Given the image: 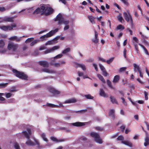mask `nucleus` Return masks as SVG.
I'll return each mask as SVG.
<instances>
[{"instance_id": "a19ab883", "label": "nucleus", "mask_w": 149, "mask_h": 149, "mask_svg": "<svg viewBox=\"0 0 149 149\" xmlns=\"http://www.w3.org/2000/svg\"><path fill=\"white\" fill-rule=\"evenodd\" d=\"M42 71L43 72H47V73H51L52 72V71H51L48 69L47 68H43L42 70Z\"/></svg>"}, {"instance_id": "e2e57ef3", "label": "nucleus", "mask_w": 149, "mask_h": 149, "mask_svg": "<svg viewBox=\"0 0 149 149\" xmlns=\"http://www.w3.org/2000/svg\"><path fill=\"white\" fill-rule=\"evenodd\" d=\"M144 95H145V99L146 100H147L148 99V93L146 92V91L144 92Z\"/></svg>"}, {"instance_id": "9b49d317", "label": "nucleus", "mask_w": 149, "mask_h": 149, "mask_svg": "<svg viewBox=\"0 0 149 149\" xmlns=\"http://www.w3.org/2000/svg\"><path fill=\"white\" fill-rule=\"evenodd\" d=\"M49 92L55 95H58L60 93V92L52 87L49 88Z\"/></svg>"}, {"instance_id": "e433bc0d", "label": "nucleus", "mask_w": 149, "mask_h": 149, "mask_svg": "<svg viewBox=\"0 0 149 149\" xmlns=\"http://www.w3.org/2000/svg\"><path fill=\"white\" fill-rule=\"evenodd\" d=\"M35 142L38 145V148H40V149L43 148V146L42 145H40V143L38 141H37L36 140H35Z\"/></svg>"}, {"instance_id": "412c9836", "label": "nucleus", "mask_w": 149, "mask_h": 149, "mask_svg": "<svg viewBox=\"0 0 149 149\" xmlns=\"http://www.w3.org/2000/svg\"><path fill=\"white\" fill-rule=\"evenodd\" d=\"M54 60L50 62V65H53L55 67H59L61 65V64L59 63H54Z\"/></svg>"}, {"instance_id": "72a5a7b5", "label": "nucleus", "mask_w": 149, "mask_h": 149, "mask_svg": "<svg viewBox=\"0 0 149 149\" xmlns=\"http://www.w3.org/2000/svg\"><path fill=\"white\" fill-rule=\"evenodd\" d=\"M139 45L142 47V48L144 50V52L145 53L147 54V55H149V54L148 53V52L147 49L145 48V47L143 46V45H141L140 44H139Z\"/></svg>"}, {"instance_id": "aec40b11", "label": "nucleus", "mask_w": 149, "mask_h": 149, "mask_svg": "<svg viewBox=\"0 0 149 149\" xmlns=\"http://www.w3.org/2000/svg\"><path fill=\"white\" fill-rule=\"evenodd\" d=\"M28 141L26 142V144L27 146H34L36 144L33 142L30 139H28Z\"/></svg>"}, {"instance_id": "bf43d9fd", "label": "nucleus", "mask_w": 149, "mask_h": 149, "mask_svg": "<svg viewBox=\"0 0 149 149\" xmlns=\"http://www.w3.org/2000/svg\"><path fill=\"white\" fill-rule=\"evenodd\" d=\"M14 147L16 149H20V146L19 144L15 143L14 145Z\"/></svg>"}, {"instance_id": "ea45409f", "label": "nucleus", "mask_w": 149, "mask_h": 149, "mask_svg": "<svg viewBox=\"0 0 149 149\" xmlns=\"http://www.w3.org/2000/svg\"><path fill=\"white\" fill-rule=\"evenodd\" d=\"M5 45L4 42L2 40H0V47H3Z\"/></svg>"}, {"instance_id": "4c0bfd02", "label": "nucleus", "mask_w": 149, "mask_h": 149, "mask_svg": "<svg viewBox=\"0 0 149 149\" xmlns=\"http://www.w3.org/2000/svg\"><path fill=\"white\" fill-rule=\"evenodd\" d=\"M8 84V83L0 84V88H3L6 87Z\"/></svg>"}, {"instance_id": "69168bd1", "label": "nucleus", "mask_w": 149, "mask_h": 149, "mask_svg": "<svg viewBox=\"0 0 149 149\" xmlns=\"http://www.w3.org/2000/svg\"><path fill=\"white\" fill-rule=\"evenodd\" d=\"M6 10V8L3 7H0V11L3 12Z\"/></svg>"}, {"instance_id": "a878e982", "label": "nucleus", "mask_w": 149, "mask_h": 149, "mask_svg": "<svg viewBox=\"0 0 149 149\" xmlns=\"http://www.w3.org/2000/svg\"><path fill=\"white\" fill-rule=\"evenodd\" d=\"M133 66L134 67V70L135 72H137L140 70V67L136 64H133Z\"/></svg>"}, {"instance_id": "39448f33", "label": "nucleus", "mask_w": 149, "mask_h": 149, "mask_svg": "<svg viewBox=\"0 0 149 149\" xmlns=\"http://www.w3.org/2000/svg\"><path fill=\"white\" fill-rule=\"evenodd\" d=\"M18 47L17 45L10 42L9 43L8 45V49L9 50H11L12 51L15 52L17 49Z\"/></svg>"}, {"instance_id": "f257e3e1", "label": "nucleus", "mask_w": 149, "mask_h": 149, "mask_svg": "<svg viewBox=\"0 0 149 149\" xmlns=\"http://www.w3.org/2000/svg\"><path fill=\"white\" fill-rule=\"evenodd\" d=\"M34 8L32 7L29 8L26 12V13H30L33 15L40 14L41 15L45 14L46 16H48L52 14L54 12V10L52 8L48 6L45 7L44 5L38 7L35 10Z\"/></svg>"}, {"instance_id": "6ab92c4d", "label": "nucleus", "mask_w": 149, "mask_h": 149, "mask_svg": "<svg viewBox=\"0 0 149 149\" xmlns=\"http://www.w3.org/2000/svg\"><path fill=\"white\" fill-rule=\"evenodd\" d=\"M144 145L145 146L149 145V137L148 136H146L145 138V142Z\"/></svg>"}, {"instance_id": "f8f14e48", "label": "nucleus", "mask_w": 149, "mask_h": 149, "mask_svg": "<svg viewBox=\"0 0 149 149\" xmlns=\"http://www.w3.org/2000/svg\"><path fill=\"white\" fill-rule=\"evenodd\" d=\"M38 63L40 65L42 66L44 68H47L49 66V63L46 61H40Z\"/></svg>"}, {"instance_id": "58836bf2", "label": "nucleus", "mask_w": 149, "mask_h": 149, "mask_svg": "<svg viewBox=\"0 0 149 149\" xmlns=\"http://www.w3.org/2000/svg\"><path fill=\"white\" fill-rule=\"evenodd\" d=\"M63 56V55L61 54H60L57 55L54 57V60L60 58H61Z\"/></svg>"}, {"instance_id": "49530a36", "label": "nucleus", "mask_w": 149, "mask_h": 149, "mask_svg": "<svg viewBox=\"0 0 149 149\" xmlns=\"http://www.w3.org/2000/svg\"><path fill=\"white\" fill-rule=\"evenodd\" d=\"M95 128L97 130L100 131H102L104 130V128L100 127H95Z\"/></svg>"}, {"instance_id": "c85d7f7f", "label": "nucleus", "mask_w": 149, "mask_h": 149, "mask_svg": "<svg viewBox=\"0 0 149 149\" xmlns=\"http://www.w3.org/2000/svg\"><path fill=\"white\" fill-rule=\"evenodd\" d=\"M41 137L42 138L44 141H45L48 142V140L47 139L46 137V134L44 133H42L41 135Z\"/></svg>"}, {"instance_id": "cd10ccee", "label": "nucleus", "mask_w": 149, "mask_h": 149, "mask_svg": "<svg viewBox=\"0 0 149 149\" xmlns=\"http://www.w3.org/2000/svg\"><path fill=\"white\" fill-rule=\"evenodd\" d=\"M110 99L111 102L113 104L115 103L117 104H118L117 101H116V99L114 97L112 96H110Z\"/></svg>"}, {"instance_id": "1a4fd4ad", "label": "nucleus", "mask_w": 149, "mask_h": 149, "mask_svg": "<svg viewBox=\"0 0 149 149\" xmlns=\"http://www.w3.org/2000/svg\"><path fill=\"white\" fill-rule=\"evenodd\" d=\"M63 18L62 17V15L60 13L56 17L55 19V21H58L59 24H62L63 21Z\"/></svg>"}, {"instance_id": "774afa93", "label": "nucleus", "mask_w": 149, "mask_h": 149, "mask_svg": "<svg viewBox=\"0 0 149 149\" xmlns=\"http://www.w3.org/2000/svg\"><path fill=\"white\" fill-rule=\"evenodd\" d=\"M120 128L122 129L121 130V131L122 132H123L124 130L125 129V125H123L121 126Z\"/></svg>"}, {"instance_id": "6e6552de", "label": "nucleus", "mask_w": 149, "mask_h": 149, "mask_svg": "<svg viewBox=\"0 0 149 149\" xmlns=\"http://www.w3.org/2000/svg\"><path fill=\"white\" fill-rule=\"evenodd\" d=\"M27 130L28 132L26 131H24L22 133L27 139H29L30 138V136L32 134L31 131L29 128L27 129Z\"/></svg>"}, {"instance_id": "2eb2a0df", "label": "nucleus", "mask_w": 149, "mask_h": 149, "mask_svg": "<svg viewBox=\"0 0 149 149\" xmlns=\"http://www.w3.org/2000/svg\"><path fill=\"white\" fill-rule=\"evenodd\" d=\"M123 16L125 20L127 22H129L130 19V16H131L129 14V16L127 14L126 12H124L123 13Z\"/></svg>"}, {"instance_id": "c9c22d12", "label": "nucleus", "mask_w": 149, "mask_h": 149, "mask_svg": "<svg viewBox=\"0 0 149 149\" xmlns=\"http://www.w3.org/2000/svg\"><path fill=\"white\" fill-rule=\"evenodd\" d=\"M70 48H67L66 49L62 51V53L63 54H66V53L68 52H69L70 51Z\"/></svg>"}, {"instance_id": "a18cd8bd", "label": "nucleus", "mask_w": 149, "mask_h": 149, "mask_svg": "<svg viewBox=\"0 0 149 149\" xmlns=\"http://www.w3.org/2000/svg\"><path fill=\"white\" fill-rule=\"evenodd\" d=\"M114 58L113 57H112L110 58L109 60H107L106 61L107 63L108 64H110L113 61L114 59Z\"/></svg>"}, {"instance_id": "0e129e2a", "label": "nucleus", "mask_w": 149, "mask_h": 149, "mask_svg": "<svg viewBox=\"0 0 149 149\" xmlns=\"http://www.w3.org/2000/svg\"><path fill=\"white\" fill-rule=\"evenodd\" d=\"M69 23V21L68 20H66L65 21L64 20V19H63V21L62 22V23H63L65 25H67Z\"/></svg>"}, {"instance_id": "4468645a", "label": "nucleus", "mask_w": 149, "mask_h": 149, "mask_svg": "<svg viewBox=\"0 0 149 149\" xmlns=\"http://www.w3.org/2000/svg\"><path fill=\"white\" fill-rule=\"evenodd\" d=\"M13 19V17H5L3 18V20L6 22H14Z\"/></svg>"}, {"instance_id": "6e6d98bb", "label": "nucleus", "mask_w": 149, "mask_h": 149, "mask_svg": "<svg viewBox=\"0 0 149 149\" xmlns=\"http://www.w3.org/2000/svg\"><path fill=\"white\" fill-rule=\"evenodd\" d=\"M126 68H127L125 67L121 68H120L119 70V72H121L123 71H124L126 70Z\"/></svg>"}, {"instance_id": "0eeeda50", "label": "nucleus", "mask_w": 149, "mask_h": 149, "mask_svg": "<svg viewBox=\"0 0 149 149\" xmlns=\"http://www.w3.org/2000/svg\"><path fill=\"white\" fill-rule=\"evenodd\" d=\"M65 38H54L53 40H49L46 42L45 45H52L55 44L57 42V40L58 38H60L61 40H64Z\"/></svg>"}, {"instance_id": "ddd939ff", "label": "nucleus", "mask_w": 149, "mask_h": 149, "mask_svg": "<svg viewBox=\"0 0 149 149\" xmlns=\"http://www.w3.org/2000/svg\"><path fill=\"white\" fill-rule=\"evenodd\" d=\"M115 110L114 109H110L109 113V116L111 117L112 119L114 120L115 119Z\"/></svg>"}, {"instance_id": "f3484780", "label": "nucleus", "mask_w": 149, "mask_h": 149, "mask_svg": "<svg viewBox=\"0 0 149 149\" xmlns=\"http://www.w3.org/2000/svg\"><path fill=\"white\" fill-rule=\"evenodd\" d=\"M50 139L52 140L53 141L56 142V143H58L59 142H62L64 141L65 140L63 139H58L52 136L50 137Z\"/></svg>"}, {"instance_id": "2f4dec72", "label": "nucleus", "mask_w": 149, "mask_h": 149, "mask_svg": "<svg viewBox=\"0 0 149 149\" xmlns=\"http://www.w3.org/2000/svg\"><path fill=\"white\" fill-rule=\"evenodd\" d=\"M107 85L109 86L110 88H113V86L112 85L111 82L110 81L109 79H107Z\"/></svg>"}, {"instance_id": "5701e85b", "label": "nucleus", "mask_w": 149, "mask_h": 149, "mask_svg": "<svg viewBox=\"0 0 149 149\" xmlns=\"http://www.w3.org/2000/svg\"><path fill=\"white\" fill-rule=\"evenodd\" d=\"M121 142V143L130 147H132V143L128 141H122Z\"/></svg>"}, {"instance_id": "bb28decb", "label": "nucleus", "mask_w": 149, "mask_h": 149, "mask_svg": "<svg viewBox=\"0 0 149 149\" xmlns=\"http://www.w3.org/2000/svg\"><path fill=\"white\" fill-rule=\"evenodd\" d=\"M74 102V99L72 98L69 99L65 101L64 102V103H71Z\"/></svg>"}, {"instance_id": "09e8293b", "label": "nucleus", "mask_w": 149, "mask_h": 149, "mask_svg": "<svg viewBox=\"0 0 149 149\" xmlns=\"http://www.w3.org/2000/svg\"><path fill=\"white\" fill-rule=\"evenodd\" d=\"M124 139V137L122 136H119L117 138L118 141H123Z\"/></svg>"}, {"instance_id": "423d86ee", "label": "nucleus", "mask_w": 149, "mask_h": 149, "mask_svg": "<svg viewBox=\"0 0 149 149\" xmlns=\"http://www.w3.org/2000/svg\"><path fill=\"white\" fill-rule=\"evenodd\" d=\"M58 31V28L54 30L51 31L46 35L42 36L40 37H50L52 36Z\"/></svg>"}, {"instance_id": "7ed1b4c3", "label": "nucleus", "mask_w": 149, "mask_h": 149, "mask_svg": "<svg viewBox=\"0 0 149 149\" xmlns=\"http://www.w3.org/2000/svg\"><path fill=\"white\" fill-rule=\"evenodd\" d=\"M91 136L93 138L95 141L99 144H102V139L100 138L99 134L94 132H91L90 133Z\"/></svg>"}, {"instance_id": "f704fd0d", "label": "nucleus", "mask_w": 149, "mask_h": 149, "mask_svg": "<svg viewBox=\"0 0 149 149\" xmlns=\"http://www.w3.org/2000/svg\"><path fill=\"white\" fill-rule=\"evenodd\" d=\"M87 109H85L84 110H82L80 111H78L75 112V113H85L87 112Z\"/></svg>"}, {"instance_id": "37998d69", "label": "nucleus", "mask_w": 149, "mask_h": 149, "mask_svg": "<svg viewBox=\"0 0 149 149\" xmlns=\"http://www.w3.org/2000/svg\"><path fill=\"white\" fill-rule=\"evenodd\" d=\"M4 95L3 93H0V100L1 101H4L5 99L4 98L2 97V96Z\"/></svg>"}, {"instance_id": "de8ad7c7", "label": "nucleus", "mask_w": 149, "mask_h": 149, "mask_svg": "<svg viewBox=\"0 0 149 149\" xmlns=\"http://www.w3.org/2000/svg\"><path fill=\"white\" fill-rule=\"evenodd\" d=\"M98 39L97 38H94L92 39L93 42L95 43H97L98 42Z\"/></svg>"}, {"instance_id": "603ef678", "label": "nucleus", "mask_w": 149, "mask_h": 149, "mask_svg": "<svg viewBox=\"0 0 149 149\" xmlns=\"http://www.w3.org/2000/svg\"><path fill=\"white\" fill-rule=\"evenodd\" d=\"M34 39V38H28L25 41L26 43L30 42L32 41Z\"/></svg>"}, {"instance_id": "864d4df0", "label": "nucleus", "mask_w": 149, "mask_h": 149, "mask_svg": "<svg viewBox=\"0 0 149 149\" xmlns=\"http://www.w3.org/2000/svg\"><path fill=\"white\" fill-rule=\"evenodd\" d=\"M38 41V40H35L31 42L30 44L31 46L34 45Z\"/></svg>"}, {"instance_id": "7c9ffc66", "label": "nucleus", "mask_w": 149, "mask_h": 149, "mask_svg": "<svg viewBox=\"0 0 149 149\" xmlns=\"http://www.w3.org/2000/svg\"><path fill=\"white\" fill-rule=\"evenodd\" d=\"M84 97L88 99H93L94 97L93 96H92L90 94H88L84 95Z\"/></svg>"}, {"instance_id": "dca6fc26", "label": "nucleus", "mask_w": 149, "mask_h": 149, "mask_svg": "<svg viewBox=\"0 0 149 149\" xmlns=\"http://www.w3.org/2000/svg\"><path fill=\"white\" fill-rule=\"evenodd\" d=\"M99 94L100 96H102L104 97H108L107 94L105 93L103 89L100 88V89Z\"/></svg>"}, {"instance_id": "473e14b6", "label": "nucleus", "mask_w": 149, "mask_h": 149, "mask_svg": "<svg viewBox=\"0 0 149 149\" xmlns=\"http://www.w3.org/2000/svg\"><path fill=\"white\" fill-rule=\"evenodd\" d=\"M125 29V28L124 26H122L121 24H119L118 25L116 28V30H123Z\"/></svg>"}, {"instance_id": "20e7f679", "label": "nucleus", "mask_w": 149, "mask_h": 149, "mask_svg": "<svg viewBox=\"0 0 149 149\" xmlns=\"http://www.w3.org/2000/svg\"><path fill=\"white\" fill-rule=\"evenodd\" d=\"M16 26V24H13L10 25L0 26V29L4 31H10L13 29V28L15 27Z\"/></svg>"}, {"instance_id": "79ce46f5", "label": "nucleus", "mask_w": 149, "mask_h": 149, "mask_svg": "<svg viewBox=\"0 0 149 149\" xmlns=\"http://www.w3.org/2000/svg\"><path fill=\"white\" fill-rule=\"evenodd\" d=\"M60 48V46H56L53 47L52 48H51V50L52 51H53L54 50L57 49H59Z\"/></svg>"}, {"instance_id": "393cba45", "label": "nucleus", "mask_w": 149, "mask_h": 149, "mask_svg": "<svg viewBox=\"0 0 149 149\" xmlns=\"http://www.w3.org/2000/svg\"><path fill=\"white\" fill-rule=\"evenodd\" d=\"M88 17L90 20L92 24H95V22L94 21V17L93 16L90 15H88Z\"/></svg>"}, {"instance_id": "13d9d810", "label": "nucleus", "mask_w": 149, "mask_h": 149, "mask_svg": "<svg viewBox=\"0 0 149 149\" xmlns=\"http://www.w3.org/2000/svg\"><path fill=\"white\" fill-rule=\"evenodd\" d=\"M118 20L121 22H122V21H124L123 17L121 16H118Z\"/></svg>"}, {"instance_id": "8fccbe9b", "label": "nucleus", "mask_w": 149, "mask_h": 149, "mask_svg": "<svg viewBox=\"0 0 149 149\" xmlns=\"http://www.w3.org/2000/svg\"><path fill=\"white\" fill-rule=\"evenodd\" d=\"M102 74L105 77H107L108 75V73L107 72L106 70L102 71Z\"/></svg>"}, {"instance_id": "a211bd4d", "label": "nucleus", "mask_w": 149, "mask_h": 149, "mask_svg": "<svg viewBox=\"0 0 149 149\" xmlns=\"http://www.w3.org/2000/svg\"><path fill=\"white\" fill-rule=\"evenodd\" d=\"M120 79V76L118 75H116L114 77L112 82L114 84L118 82V81Z\"/></svg>"}, {"instance_id": "b1692460", "label": "nucleus", "mask_w": 149, "mask_h": 149, "mask_svg": "<svg viewBox=\"0 0 149 149\" xmlns=\"http://www.w3.org/2000/svg\"><path fill=\"white\" fill-rule=\"evenodd\" d=\"M85 125V123L80 122H77L75 123V126L80 127L84 125Z\"/></svg>"}, {"instance_id": "680f3d73", "label": "nucleus", "mask_w": 149, "mask_h": 149, "mask_svg": "<svg viewBox=\"0 0 149 149\" xmlns=\"http://www.w3.org/2000/svg\"><path fill=\"white\" fill-rule=\"evenodd\" d=\"M139 74V76L142 78H143V74L142 73L141 70L138 71Z\"/></svg>"}, {"instance_id": "c756f323", "label": "nucleus", "mask_w": 149, "mask_h": 149, "mask_svg": "<svg viewBox=\"0 0 149 149\" xmlns=\"http://www.w3.org/2000/svg\"><path fill=\"white\" fill-rule=\"evenodd\" d=\"M21 38H9V40H10L15 41L17 42L21 40Z\"/></svg>"}, {"instance_id": "3c124183", "label": "nucleus", "mask_w": 149, "mask_h": 149, "mask_svg": "<svg viewBox=\"0 0 149 149\" xmlns=\"http://www.w3.org/2000/svg\"><path fill=\"white\" fill-rule=\"evenodd\" d=\"M6 97L7 98L10 97L12 95V94L10 93H6Z\"/></svg>"}, {"instance_id": "5fc2aeb1", "label": "nucleus", "mask_w": 149, "mask_h": 149, "mask_svg": "<svg viewBox=\"0 0 149 149\" xmlns=\"http://www.w3.org/2000/svg\"><path fill=\"white\" fill-rule=\"evenodd\" d=\"M47 106L49 107H56V106L54 104H51V103H47Z\"/></svg>"}, {"instance_id": "4be33fe9", "label": "nucleus", "mask_w": 149, "mask_h": 149, "mask_svg": "<svg viewBox=\"0 0 149 149\" xmlns=\"http://www.w3.org/2000/svg\"><path fill=\"white\" fill-rule=\"evenodd\" d=\"M97 77L98 78L104 83H105V81L103 77L100 74H97Z\"/></svg>"}, {"instance_id": "f03ea898", "label": "nucleus", "mask_w": 149, "mask_h": 149, "mask_svg": "<svg viewBox=\"0 0 149 149\" xmlns=\"http://www.w3.org/2000/svg\"><path fill=\"white\" fill-rule=\"evenodd\" d=\"M13 72L15 75L19 79L24 80H28V77L27 75L23 72L18 71L14 69L13 70Z\"/></svg>"}, {"instance_id": "338daca9", "label": "nucleus", "mask_w": 149, "mask_h": 149, "mask_svg": "<svg viewBox=\"0 0 149 149\" xmlns=\"http://www.w3.org/2000/svg\"><path fill=\"white\" fill-rule=\"evenodd\" d=\"M78 73L79 76V77L83 76L84 73L83 72H81L80 71H79L78 72Z\"/></svg>"}, {"instance_id": "9d476101", "label": "nucleus", "mask_w": 149, "mask_h": 149, "mask_svg": "<svg viewBox=\"0 0 149 149\" xmlns=\"http://www.w3.org/2000/svg\"><path fill=\"white\" fill-rule=\"evenodd\" d=\"M75 68H81L84 71H85L86 70V68L84 64H80L77 63H75Z\"/></svg>"}, {"instance_id": "052dcab7", "label": "nucleus", "mask_w": 149, "mask_h": 149, "mask_svg": "<svg viewBox=\"0 0 149 149\" xmlns=\"http://www.w3.org/2000/svg\"><path fill=\"white\" fill-rule=\"evenodd\" d=\"M52 52V51L51 50V49L50 48L49 49H47V50L45 51L44 52V54H48V53H49L50 52Z\"/></svg>"}, {"instance_id": "c03bdc74", "label": "nucleus", "mask_w": 149, "mask_h": 149, "mask_svg": "<svg viewBox=\"0 0 149 149\" xmlns=\"http://www.w3.org/2000/svg\"><path fill=\"white\" fill-rule=\"evenodd\" d=\"M39 52L38 50H35L33 54V55L34 56H36L39 54Z\"/></svg>"}, {"instance_id": "4d7b16f0", "label": "nucleus", "mask_w": 149, "mask_h": 149, "mask_svg": "<svg viewBox=\"0 0 149 149\" xmlns=\"http://www.w3.org/2000/svg\"><path fill=\"white\" fill-rule=\"evenodd\" d=\"M99 66L100 67V68L101 70L102 71L105 70V68L101 64H99Z\"/></svg>"}]
</instances>
